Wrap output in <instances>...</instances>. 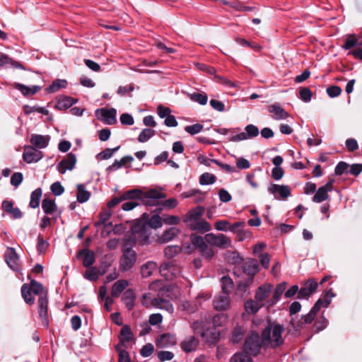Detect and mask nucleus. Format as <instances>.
Here are the masks:
<instances>
[{
	"label": "nucleus",
	"mask_w": 362,
	"mask_h": 362,
	"mask_svg": "<svg viewBox=\"0 0 362 362\" xmlns=\"http://www.w3.org/2000/svg\"><path fill=\"white\" fill-rule=\"evenodd\" d=\"M245 223L243 221L236 222L232 225L229 226L228 230L233 233L238 232V239L239 240H243V237L241 236V233H243V228L245 227Z\"/></svg>",
	"instance_id": "51"
},
{
	"label": "nucleus",
	"mask_w": 362,
	"mask_h": 362,
	"mask_svg": "<svg viewBox=\"0 0 362 362\" xmlns=\"http://www.w3.org/2000/svg\"><path fill=\"white\" fill-rule=\"evenodd\" d=\"M264 303H260L257 300H249L245 303V310L248 314L256 313L262 307Z\"/></svg>",
	"instance_id": "37"
},
{
	"label": "nucleus",
	"mask_w": 362,
	"mask_h": 362,
	"mask_svg": "<svg viewBox=\"0 0 362 362\" xmlns=\"http://www.w3.org/2000/svg\"><path fill=\"white\" fill-rule=\"evenodd\" d=\"M221 288L223 293L229 295L233 288V280L228 276H223L221 278Z\"/></svg>",
	"instance_id": "48"
},
{
	"label": "nucleus",
	"mask_w": 362,
	"mask_h": 362,
	"mask_svg": "<svg viewBox=\"0 0 362 362\" xmlns=\"http://www.w3.org/2000/svg\"><path fill=\"white\" fill-rule=\"evenodd\" d=\"M203 129V125L200 124H195L192 125L186 126L185 130L186 132L191 135H194L199 133Z\"/></svg>",
	"instance_id": "62"
},
{
	"label": "nucleus",
	"mask_w": 362,
	"mask_h": 362,
	"mask_svg": "<svg viewBox=\"0 0 362 362\" xmlns=\"http://www.w3.org/2000/svg\"><path fill=\"white\" fill-rule=\"evenodd\" d=\"M122 301L125 304L129 310H132L135 305L136 295L132 289L127 290L122 298Z\"/></svg>",
	"instance_id": "28"
},
{
	"label": "nucleus",
	"mask_w": 362,
	"mask_h": 362,
	"mask_svg": "<svg viewBox=\"0 0 362 362\" xmlns=\"http://www.w3.org/2000/svg\"><path fill=\"white\" fill-rule=\"evenodd\" d=\"M50 139L48 135L33 134L30 139V143L37 148H46Z\"/></svg>",
	"instance_id": "26"
},
{
	"label": "nucleus",
	"mask_w": 362,
	"mask_h": 362,
	"mask_svg": "<svg viewBox=\"0 0 362 362\" xmlns=\"http://www.w3.org/2000/svg\"><path fill=\"white\" fill-rule=\"evenodd\" d=\"M49 243L43 239L41 234L37 236V250L40 253H44L47 249Z\"/></svg>",
	"instance_id": "60"
},
{
	"label": "nucleus",
	"mask_w": 362,
	"mask_h": 362,
	"mask_svg": "<svg viewBox=\"0 0 362 362\" xmlns=\"http://www.w3.org/2000/svg\"><path fill=\"white\" fill-rule=\"evenodd\" d=\"M206 241L210 246L226 249L232 246L231 239L223 233H207L204 235Z\"/></svg>",
	"instance_id": "6"
},
{
	"label": "nucleus",
	"mask_w": 362,
	"mask_h": 362,
	"mask_svg": "<svg viewBox=\"0 0 362 362\" xmlns=\"http://www.w3.org/2000/svg\"><path fill=\"white\" fill-rule=\"evenodd\" d=\"M132 160L133 158L131 156H124L120 160H115V162L107 168V170L110 172L115 171L122 168L127 163L132 162Z\"/></svg>",
	"instance_id": "41"
},
{
	"label": "nucleus",
	"mask_w": 362,
	"mask_h": 362,
	"mask_svg": "<svg viewBox=\"0 0 362 362\" xmlns=\"http://www.w3.org/2000/svg\"><path fill=\"white\" fill-rule=\"evenodd\" d=\"M245 130L248 139L257 136L259 133L258 127L254 124L247 125Z\"/></svg>",
	"instance_id": "58"
},
{
	"label": "nucleus",
	"mask_w": 362,
	"mask_h": 362,
	"mask_svg": "<svg viewBox=\"0 0 362 362\" xmlns=\"http://www.w3.org/2000/svg\"><path fill=\"white\" fill-rule=\"evenodd\" d=\"M317 288V281L310 279L306 281L298 291V298H307L315 292Z\"/></svg>",
	"instance_id": "19"
},
{
	"label": "nucleus",
	"mask_w": 362,
	"mask_h": 362,
	"mask_svg": "<svg viewBox=\"0 0 362 362\" xmlns=\"http://www.w3.org/2000/svg\"><path fill=\"white\" fill-rule=\"evenodd\" d=\"M177 344L176 336L170 333H163L156 339V345L158 348H169Z\"/></svg>",
	"instance_id": "14"
},
{
	"label": "nucleus",
	"mask_w": 362,
	"mask_h": 362,
	"mask_svg": "<svg viewBox=\"0 0 362 362\" xmlns=\"http://www.w3.org/2000/svg\"><path fill=\"white\" fill-rule=\"evenodd\" d=\"M322 302L321 299H318L310 312L307 315H303L300 318L298 317H292L290 325L293 329L298 331L302 328L304 324H310L313 321L317 312L320 310Z\"/></svg>",
	"instance_id": "5"
},
{
	"label": "nucleus",
	"mask_w": 362,
	"mask_h": 362,
	"mask_svg": "<svg viewBox=\"0 0 362 362\" xmlns=\"http://www.w3.org/2000/svg\"><path fill=\"white\" fill-rule=\"evenodd\" d=\"M159 272L166 279L171 280L178 276L180 269L179 267L173 265L170 262H163L160 267Z\"/></svg>",
	"instance_id": "13"
},
{
	"label": "nucleus",
	"mask_w": 362,
	"mask_h": 362,
	"mask_svg": "<svg viewBox=\"0 0 362 362\" xmlns=\"http://www.w3.org/2000/svg\"><path fill=\"white\" fill-rule=\"evenodd\" d=\"M131 232L133 235L136 243L141 245H145L148 243L149 237L151 234V229L146 225H134L131 229Z\"/></svg>",
	"instance_id": "8"
},
{
	"label": "nucleus",
	"mask_w": 362,
	"mask_h": 362,
	"mask_svg": "<svg viewBox=\"0 0 362 362\" xmlns=\"http://www.w3.org/2000/svg\"><path fill=\"white\" fill-rule=\"evenodd\" d=\"M117 111L115 108H100L95 110V116L98 120L104 121L107 124H114L117 122Z\"/></svg>",
	"instance_id": "11"
},
{
	"label": "nucleus",
	"mask_w": 362,
	"mask_h": 362,
	"mask_svg": "<svg viewBox=\"0 0 362 362\" xmlns=\"http://www.w3.org/2000/svg\"><path fill=\"white\" fill-rule=\"evenodd\" d=\"M214 307L217 310H226L230 306V300L228 294L222 293L217 295L214 300Z\"/></svg>",
	"instance_id": "20"
},
{
	"label": "nucleus",
	"mask_w": 362,
	"mask_h": 362,
	"mask_svg": "<svg viewBox=\"0 0 362 362\" xmlns=\"http://www.w3.org/2000/svg\"><path fill=\"white\" fill-rule=\"evenodd\" d=\"M300 98L302 100H303L305 103H308L310 101L312 98V92L311 90L308 88H303L300 90Z\"/></svg>",
	"instance_id": "64"
},
{
	"label": "nucleus",
	"mask_w": 362,
	"mask_h": 362,
	"mask_svg": "<svg viewBox=\"0 0 362 362\" xmlns=\"http://www.w3.org/2000/svg\"><path fill=\"white\" fill-rule=\"evenodd\" d=\"M244 337V330L240 327H237L234 329L232 337H231V341L233 343H238L240 342Z\"/></svg>",
	"instance_id": "57"
},
{
	"label": "nucleus",
	"mask_w": 362,
	"mask_h": 362,
	"mask_svg": "<svg viewBox=\"0 0 362 362\" xmlns=\"http://www.w3.org/2000/svg\"><path fill=\"white\" fill-rule=\"evenodd\" d=\"M129 286L127 280L120 279L117 281L112 286L111 294L114 297H118L120 293Z\"/></svg>",
	"instance_id": "33"
},
{
	"label": "nucleus",
	"mask_w": 362,
	"mask_h": 362,
	"mask_svg": "<svg viewBox=\"0 0 362 362\" xmlns=\"http://www.w3.org/2000/svg\"><path fill=\"white\" fill-rule=\"evenodd\" d=\"M25 113L26 115H29L34 112H37L39 113H41L45 115H48L49 114V112L48 110L45 109L42 107L39 106H30V105H25L24 107Z\"/></svg>",
	"instance_id": "54"
},
{
	"label": "nucleus",
	"mask_w": 362,
	"mask_h": 362,
	"mask_svg": "<svg viewBox=\"0 0 362 362\" xmlns=\"http://www.w3.org/2000/svg\"><path fill=\"white\" fill-rule=\"evenodd\" d=\"M355 46H362V41H358V38H357L356 35H349L342 47L347 50Z\"/></svg>",
	"instance_id": "38"
},
{
	"label": "nucleus",
	"mask_w": 362,
	"mask_h": 362,
	"mask_svg": "<svg viewBox=\"0 0 362 362\" xmlns=\"http://www.w3.org/2000/svg\"><path fill=\"white\" fill-rule=\"evenodd\" d=\"M2 209L10 214L14 219H19L22 218L23 213L18 207H13V203L11 201L4 200L1 204Z\"/></svg>",
	"instance_id": "22"
},
{
	"label": "nucleus",
	"mask_w": 362,
	"mask_h": 362,
	"mask_svg": "<svg viewBox=\"0 0 362 362\" xmlns=\"http://www.w3.org/2000/svg\"><path fill=\"white\" fill-rule=\"evenodd\" d=\"M191 100L199 103L201 105H204L207 103L208 96L204 93H192L188 94Z\"/></svg>",
	"instance_id": "43"
},
{
	"label": "nucleus",
	"mask_w": 362,
	"mask_h": 362,
	"mask_svg": "<svg viewBox=\"0 0 362 362\" xmlns=\"http://www.w3.org/2000/svg\"><path fill=\"white\" fill-rule=\"evenodd\" d=\"M272 288V286L270 284H264L259 286L255 293V300L260 303H263L264 300L269 297Z\"/></svg>",
	"instance_id": "27"
},
{
	"label": "nucleus",
	"mask_w": 362,
	"mask_h": 362,
	"mask_svg": "<svg viewBox=\"0 0 362 362\" xmlns=\"http://www.w3.org/2000/svg\"><path fill=\"white\" fill-rule=\"evenodd\" d=\"M31 291L34 295L38 296L37 306L39 317L42 321V325L45 327H48V299L47 293L44 291L43 286L41 284L31 281L29 285Z\"/></svg>",
	"instance_id": "3"
},
{
	"label": "nucleus",
	"mask_w": 362,
	"mask_h": 362,
	"mask_svg": "<svg viewBox=\"0 0 362 362\" xmlns=\"http://www.w3.org/2000/svg\"><path fill=\"white\" fill-rule=\"evenodd\" d=\"M181 251L178 245H168L164 250V255L167 258H173Z\"/></svg>",
	"instance_id": "52"
},
{
	"label": "nucleus",
	"mask_w": 362,
	"mask_h": 362,
	"mask_svg": "<svg viewBox=\"0 0 362 362\" xmlns=\"http://www.w3.org/2000/svg\"><path fill=\"white\" fill-rule=\"evenodd\" d=\"M268 191L273 194L276 199H286L291 195V189L287 185H279L277 184H271L268 187Z\"/></svg>",
	"instance_id": "12"
},
{
	"label": "nucleus",
	"mask_w": 362,
	"mask_h": 362,
	"mask_svg": "<svg viewBox=\"0 0 362 362\" xmlns=\"http://www.w3.org/2000/svg\"><path fill=\"white\" fill-rule=\"evenodd\" d=\"M42 194V192L40 188H37L31 193L30 201L29 204V206L31 208L35 209L39 206Z\"/></svg>",
	"instance_id": "40"
},
{
	"label": "nucleus",
	"mask_w": 362,
	"mask_h": 362,
	"mask_svg": "<svg viewBox=\"0 0 362 362\" xmlns=\"http://www.w3.org/2000/svg\"><path fill=\"white\" fill-rule=\"evenodd\" d=\"M260 348L261 342L257 333H252L247 337L244 344V349L246 352L250 353V355L257 356L260 351Z\"/></svg>",
	"instance_id": "9"
},
{
	"label": "nucleus",
	"mask_w": 362,
	"mask_h": 362,
	"mask_svg": "<svg viewBox=\"0 0 362 362\" xmlns=\"http://www.w3.org/2000/svg\"><path fill=\"white\" fill-rule=\"evenodd\" d=\"M67 86V81L64 79H57L46 88L47 93H55L61 88H65Z\"/></svg>",
	"instance_id": "39"
},
{
	"label": "nucleus",
	"mask_w": 362,
	"mask_h": 362,
	"mask_svg": "<svg viewBox=\"0 0 362 362\" xmlns=\"http://www.w3.org/2000/svg\"><path fill=\"white\" fill-rule=\"evenodd\" d=\"M155 135V131L151 129H144L141 131L138 137V141L141 143L147 141Z\"/></svg>",
	"instance_id": "55"
},
{
	"label": "nucleus",
	"mask_w": 362,
	"mask_h": 362,
	"mask_svg": "<svg viewBox=\"0 0 362 362\" xmlns=\"http://www.w3.org/2000/svg\"><path fill=\"white\" fill-rule=\"evenodd\" d=\"M111 216H112L111 211L107 210V209L103 210L101 211V213L100 214L99 220L98 221H96L94 224L95 226L98 228V227L103 225L105 228H106L107 226L111 227L112 226V223L110 222V223H107V221L110 218Z\"/></svg>",
	"instance_id": "32"
},
{
	"label": "nucleus",
	"mask_w": 362,
	"mask_h": 362,
	"mask_svg": "<svg viewBox=\"0 0 362 362\" xmlns=\"http://www.w3.org/2000/svg\"><path fill=\"white\" fill-rule=\"evenodd\" d=\"M286 288V284L285 282H283V283L279 284L276 287L274 295H273V298L272 300V305L275 304L280 300L281 296L285 291Z\"/></svg>",
	"instance_id": "50"
},
{
	"label": "nucleus",
	"mask_w": 362,
	"mask_h": 362,
	"mask_svg": "<svg viewBox=\"0 0 362 362\" xmlns=\"http://www.w3.org/2000/svg\"><path fill=\"white\" fill-rule=\"evenodd\" d=\"M5 259L8 267L13 271L20 270L19 257L13 247H7L5 252Z\"/></svg>",
	"instance_id": "16"
},
{
	"label": "nucleus",
	"mask_w": 362,
	"mask_h": 362,
	"mask_svg": "<svg viewBox=\"0 0 362 362\" xmlns=\"http://www.w3.org/2000/svg\"><path fill=\"white\" fill-rule=\"evenodd\" d=\"M284 328L276 323H269L262 332V343L272 348H276L284 344L282 333Z\"/></svg>",
	"instance_id": "2"
},
{
	"label": "nucleus",
	"mask_w": 362,
	"mask_h": 362,
	"mask_svg": "<svg viewBox=\"0 0 362 362\" xmlns=\"http://www.w3.org/2000/svg\"><path fill=\"white\" fill-rule=\"evenodd\" d=\"M158 358L161 362L171 361L174 357V354L169 351H161L158 353Z\"/></svg>",
	"instance_id": "63"
},
{
	"label": "nucleus",
	"mask_w": 362,
	"mask_h": 362,
	"mask_svg": "<svg viewBox=\"0 0 362 362\" xmlns=\"http://www.w3.org/2000/svg\"><path fill=\"white\" fill-rule=\"evenodd\" d=\"M90 194L85 189V187L80 184L77 185V201L80 203L87 202L90 198Z\"/></svg>",
	"instance_id": "42"
},
{
	"label": "nucleus",
	"mask_w": 362,
	"mask_h": 362,
	"mask_svg": "<svg viewBox=\"0 0 362 362\" xmlns=\"http://www.w3.org/2000/svg\"><path fill=\"white\" fill-rule=\"evenodd\" d=\"M142 192L139 189H132L126 192L122 196L123 201L130 200V201H136V199H141Z\"/></svg>",
	"instance_id": "44"
},
{
	"label": "nucleus",
	"mask_w": 362,
	"mask_h": 362,
	"mask_svg": "<svg viewBox=\"0 0 362 362\" xmlns=\"http://www.w3.org/2000/svg\"><path fill=\"white\" fill-rule=\"evenodd\" d=\"M204 209L202 206H197L190 210L184 217L183 221L192 230L202 233L208 232L211 229V225L204 218Z\"/></svg>",
	"instance_id": "1"
},
{
	"label": "nucleus",
	"mask_w": 362,
	"mask_h": 362,
	"mask_svg": "<svg viewBox=\"0 0 362 362\" xmlns=\"http://www.w3.org/2000/svg\"><path fill=\"white\" fill-rule=\"evenodd\" d=\"M158 268L156 262L148 261L141 267V274L142 277L147 278L151 276Z\"/></svg>",
	"instance_id": "30"
},
{
	"label": "nucleus",
	"mask_w": 362,
	"mask_h": 362,
	"mask_svg": "<svg viewBox=\"0 0 362 362\" xmlns=\"http://www.w3.org/2000/svg\"><path fill=\"white\" fill-rule=\"evenodd\" d=\"M76 102L72 98L64 96L58 99L55 107L58 110H66L71 107Z\"/></svg>",
	"instance_id": "35"
},
{
	"label": "nucleus",
	"mask_w": 362,
	"mask_h": 362,
	"mask_svg": "<svg viewBox=\"0 0 362 362\" xmlns=\"http://www.w3.org/2000/svg\"><path fill=\"white\" fill-rule=\"evenodd\" d=\"M42 209L46 214L52 215L57 211V206L54 200L45 198L42 202Z\"/></svg>",
	"instance_id": "29"
},
{
	"label": "nucleus",
	"mask_w": 362,
	"mask_h": 362,
	"mask_svg": "<svg viewBox=\"0 0 362 362\" xmlns=\"http://www.w3.org/2000/svg\"><path fill=\"white\" fill-rule=\"evenodd\" d=\"M230 362H252L250 353L245 350L240 353L235 354L230 358Z\"/></svg>",
	"instance_id": "45"
},
{
	"label": "nucleus",
	"mask_w": 362,
	"mask_h": 362,
	"mask_svg": "<svg viewBox=\"0 0 362 362\" xmlns=\"http://www.w3.org/2000/svg\"><path fill=\"white\" fill-rule=\"evenodd\" d=\"M14 87L20 90L24 95H30L38 92L41 87L39 86H26L18 83H15Z\"/></svg>",
	"instance_id": "31"
},
{
	"label": "nucleus",
	"mask_w": 362,
	"mask_h": 362,
	"mask_svg": "<svg viewBox=\"0 0 362 362\" xmlns=\"http://www.w3.org/2000/svg\"><path fill=\"white\" fill-rule=\"evenodd\" d=\"M82 254L85 255L83 262V266L86 267H90L95 262V255L93 252L83 250L79 252V255Z\"/></svg>",
	"instance_id": "47"
},
{
	"label": "nucleus",
	"mask_w": 362,
	"mask_h": 362,
	"mask_svg": "<svg viewBox=\"0 0 362 362\" xmlns=\"http://www.w3.org/2000/svg\"><path fill=\"white\" fill-rule=\"evenodd\" d=\"M134 339L133 333L130 327L127 325L124 326L120 331L119 340L123 344L131 342Z\"/></svg>",
	"instance_id": "34"
},
{
	"label": "nucleus",
	"mask_w": 362,
	"mask_h": 362,
	"mask_svg": "<svg viewBox=\"0 0 362 362\" xmlns=\"http://www.w3.org/2000/svg\"><path fill=\"white\" fill-rule=\"evenodd\" d=\"M136 243V240L133 238V235L131 233L129 235H126L123 241V250H132V247Z\"/></svg>",
	"instance_id": "59"
},
{
	"label": "nucleus",
	"mask_w": 362,
	"mask_h": 362,
	"mask_svg": "<svg viewBox=\"0 0 362 362\" xmlns=\"http://www.w3.org/2000/svg\"><path fill=\"white\" fill-rule=\"evenodd\" d=\"M191 242L192 245L197 248L202 255L207 259H211L214 256V250L212 247L206 241L205 237L202 238L198 235H192Z\"/></svg>",
	"instance_id": "7"
},
{
	"label": "nucleus",
	"mask_w": 362,
	"mask_h": 362,
	"mask_svg": "<svg viewBox=\"0 0 362 362\" xmlns=\"http://www.w3.org/2000/svg\"><path fill=\"white\" fill-rule=\"evenodd\" d=\"M103 273H100V270L96 267H93L87 269L83 275L84 278L91 281H95L98 279L99 276Z\"/></svg>",
	"instance_id": "46"
},
{
	"label": "nucleus",
	"mask_w": 362,
	"mask_h": 362,
	"mask_svg": "<svg viewBox=\"0 0 362 362\" xmlns=\"http://www.w3.org/2000/svg\"><path fill=\"white\" fill-rule=\"evenodd\" d=\"M180 230L177 227H171L165 230L160 236L158 238V241L160 244H164L171 241L177 237Z\"/></svg>",
	"instance_id": "23"
},
{
	"label": "nucleus",
	"mask_w": 362,
	"mask_h": 362,
	"mask_svg": "<svg viewBox=\"0 0 362 362\" xmlns=\"http://www.w3.org/2000/svg\"><path fill=\"white\" fill-rule=\"evenodd\" d=\"M162 221L166 225L175 226L180 223V218L177 216L163 214Z\"/></svg>",
	"instance_id": "53"
},
{
	"label": "nucleus",
	"mask_w": 362,
	"mask_h": 362,
	"mask_svg": "<svg viewBox=\"0 0 362 362\" xmlns=\"http://www.w3.org/2000/svg\"><path fill=\"white\" fill-rule=\"evenodd\" d=\"M76 163V158L75 154L69 153L67 156L60 161L57 165L59 172L64 174L66 170H71L74 168Z\"/></svg>",
	"instance_id": "17"
},
{
	"label": "nucleus",
	"mask_w": 362,
	"mask_h": 362,
	"mask_svg": "<svg viewBox=\"0 0 362 362\" xmlns=\"http://www.w3.org/2000/svg\"><path fill=\"white\" fill-rule=\"evenodd\" d=\"M142 305L146 308H155L167 311L169 313L174 312V308L170 300L163 298V294L160 291L157 296L151 293H146L141 297Z\"/></svg>",
	"instance_id": "4"
},
{
	"label": "nucleus",
	"mask_w": 362,
	"mask_h": 362,
	"mask_svg": "<svg viewBox=\"0 0 362 362\" xmlns=\"http://www.w3.org/2000/svg\"><path fill=\"white\" fill-rule=\"evenodd\" d=\"M136 260V253L133 250H123L120 259L119 267L122 272L129 271L132 268Z\"/></svg>",
	"instance_id": "10"
},
{
	"label": "nucleus",
	"mask_w": 362,
	"mask_h": 362,
	"mask_svg": "<svg viewBox=\"0 0 362 362\" xmlns=\"http://www.w3.org/2000/svg\"><path fill=\"white\" fill-rule=\"evenodd\" d=\"M21 294L27 304L33 305L35 302L34 293L29 285L23 284L21 287Z\"/></svg>",
	"instance_id": "36"
},
{
	"label": "nucleus",
	"mask_w": 362,
	"mask_h": 362,
	"mask_svg": "<svg viewBox=\"0 0 362 362\" xmlns=\"http://www.w3.org/2000/svg\"><path fill=\"white\" fill-rule=\"evenodd\" d=\"M199 344V340L194 336H189L186 337L180 343L182 349L187 352H192L196 350Z\"/></svg>",
	"instance_id": "24"
},
{
	"label": "nucleus",
	"mask_w": 362,
	"mask_h": 362,
	"mask_svg": "<svg viewBox=\"0 0 362 362\" xmlns=\"http://www.w3.org/2000/svg\"><path fill=\"white\" fill-rule=\"evenodd\" d=\"M119 148V146L115 147L114 148H106L104 151H103L102 152H100L98 155V157H99L100 159H104V160L108 159V158H111L112 156L113 153L115 152H116L117 151H118Z\"/></svg>",
	"instance_id": "61"
},
{
	"label": "nucleus",
	"mask_w": 362,
	"mask_h": 362,
	"mask_svg": "<svg viewBox=\"0 0 362 362\" xmlns=\"http://www.w3.org/2000/svg\"><path fill=\"white\" fill-rule=\"evenodd\" d=\"M243 272L246 274L250 279V283L253 281L254 276L257 273L259 270V264L256 259H250L245 262L243 265Z\"/></svg>",
	"instance_id": "21"
},
{
	"label": "nucleus",
	"mask_w": 362,
	"mask_h": 362,
	"mask_svg": "<svg viewBox=\"0 0 362 362\" xmlns=\"http://www.w3.org/2000/svg\"><path fill=\"white\" fill-rule=\"evenodd\" d=\"M146 225L148 226L149 228H159L163 225L162 217L157 214L152 215L147 221Z\"/></svg>",
	"instance_id": "49"
},
{
	"label": "nucleus",
	"mask_w": 362,
	"mask_h": 362,
	"mask_svg": "<svg viewBox=\"0 0 362 362\" xmlns=\"http://www.w3.org/2000/svg\"><path fill=\"white\" fill-rule=\"evenodd\" d=\"M216 181V177L209 173L202 174L199 177V183L202 185H211L214 183Z\"/></svg>",
	"instance_id": "56"
},
{
	"label": "nucleus",
	"mask_w": 362,
	"mask_h": 362,
	"mask_svg": "<svg viewBox=\"0 0 362 362\" xmlns=\"http://www.w3.org/2000/svg\"><path fill=\"white\" fill-rule=\"evenodd\" d=\"M334 180H329L327 184L320 187L313 197V202L320 203L329 199V192L333 189Z\"/></svg>",
	"instance_id": "15"
},
{
	"label": "nucleus",
	"mask_w": 362,
	"mask_h": 362,
	"mask_svg": "<svg viewBox=\"0 0 362 362\" xmlns=\"http://www.w3.org/2000/svg\"><path fill=\"white\" fill-rule=\"evenodd\" d=\"M42 158V153L30 146H25L23 153V159L28 163L39 161Z\"/></svg>",
	"instance_id": "18"
},
{
	"label": "nucleus",
	"mask_w": 362,
	"mask_h": 362,
	"mask_svg": "<svg viewBox=\"0 0 362 362\" xmlns=\"http://www.w3.org/2000/svg\"><path fill=\"white\" fill-rule=\"evenodd\" d=\"M268 110L272 114V118L276 120L285 119L288 114L278 104H273L268 107Z\"/></svg>",
	"instance_id": "25"
}]
</instances>
